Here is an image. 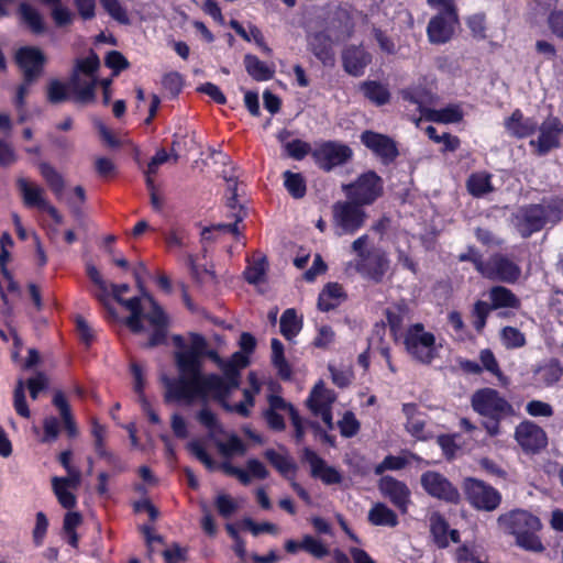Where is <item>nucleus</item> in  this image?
Returning <instances> with one entry per match:
<instances>
[{"label":"nucleus","mask_w":563,"mask_h":563,"mask_svg":"<svg viewBox=\"0 0 563 563\" xmlns=\"http://www.w3.org/2000/svg\"><path fill=\"white\" fill-rule=\"evenodd\" d=\"M67 85L73 92V102L78 104H89L96 101L98 78H92L89 81H81L80 73L74 67Z\"/></svg>","instance_id":"5701e85b"},{"label":"nucleus","mask_w":563,"mask_h":563,"mask_svg":"<svg viewBox=\"0 0 563 563\" xmlns=\"http://www.w3.org/2000/svg\"><path fill=\"white\" fill-rule=\"evenodd\" d=\"M471 405L475 412L486 418L483 428L490 437L500 433V422L504 419L515 416L512 405L495 388L477 389L472 395Z\"/></svg>","instance_id":"f03ea898"},{"label":"nucleus","mask_w":563,"mask_h":563,"mask_svg":"<svg viewBox=\"0 0 563 563\" xmlns=\"http://www.w3.org/2000/svg\"><path fill=\"white\" fill-rule=\"evenodd\" d=\"M303 460L310 465V474L313 478L320 479L324 485H338L343 476L334 466L328 465L317 452L309 448L303 450Z\"/></svg>","instance_id":"6ab92c4d"},{"label":"nucleus","mask_w":563,"mask_h":563,"mask_svg":"<svg viewBox=\"0 0 563 563\" xmlns=\"http://www.w3.org/2000/svg\"><path fill=\"white\" fill-rule=\"evenodd\" d=\"M95 170L97 175L104 180L114 177L117 174L114 163L108 157H98L95 162Z\"/></svg>","instance_id":"774afa93"},{"label":"nucleus","mask_w":563,"mask_h":563,"mask_svg":"<svg viewBox=\"0 0 563 563\" xmlns=\"http://www.w3.org/2000/svg\"><path fill=\"white\" fill-rule=\"evenodd\" d=\"M46 100L51 104H59L68 100L73 101V93H69L66 82L59 79H51L46 87Z\"/></svg>","instance_id":"79ce46f5"},{"label":"nucleus","mask_w":563,"mask_h":563,"mask_svg":"<svg viewBox=\"0 0 563 563\" xmlns=\"http://www.w3.org/2000/svg\"><path fill=\"white\" fill-rule=\"evenodd\" d=\"M303 327V317L297 313L296 309L288 308L284 310V339L292 341Z\"/></svg>","instance_id":"37998d69"},{"label":"nucleus","mask_w":563,"mask_h":563,"mask_svg":"<svg viewBox=\"0 0 563 563\" xmlns=\"http://www.w3.org/2000/svg\"><path fill=\"white\" fill-rule=\"evenodd\" d=\"M463 490L470 505L477 510L494 511L501 504V494L482 479L465 477Z\"/></svg>","instance_id":"6e6552de"},{"label":"nucleus","mask_w":563,"mask_h":563,"mask_svg":"<svg viewBox=\"0 0 563 563\" xmlns=\"http://www.w3.org/2000/svg\"><path fill=\"white\" fill-rule=\"evenodd\" d=\"M240 385V373L235 365L223 366V377L218 374L205 375L203 379V397L212 395L214 399L224 401L230 391ZM228 410L232 407L223 402Z\"/></svg>","instance_id":"1a4fd4ad"},{"label":"nucleus","mask_w":563,"mask_h":563,"mask_svg":"<svg viewBox=\"0 0 563 563\" xmlns=\"http://www.w3.org/2000/svg\"><path fill=\"white\" fill-rule=\"evenodd\" d=\"M16 185L23 196L24 205L27 208L42 209L47 200L43 197V188L31 185L25 178H19Z\"/></svg>","instance_id":"f704fd0d"},{"label":"nucleus","mask_w":563,"mask_h":563,"mask_svg":"<svg viewBox=\"0 0 563 563\" xmlns=\"http://www.w3.org/2000/svg\"><path fill=\"white\" fill-rule=\"evenodd\" d=\"M498 523L505 530L515 536L516 544L529 552L541 553L545 550L538 532L542 529L539 517L528 510L515 509L500 515Z\"/></svg>","instance_id":"f257e3e1"},{"label":"nucleus","mask_w":563,"mask_h":563,"mask_svg":"<svg viewBox=\"0 0 563 563\" xmlns=\"http://www.w3.org/2000/svg\"><path fill=\"white\" fill-rule=\"evenodd\" d=\"M408 465V460L404 456H396L388 454L384 460L374 468L376 475H382L386 471H400Z\"/></svg>","instance_id":"13d9d810"},{"label":"nucleus","mask_w":563,"mask_h":563,"mask_svg":"<svg viewBox=\"0 0 563 563\" xmlns=\"http://www.w3.org/2000/svg\"><path fill=\"white\" fill-rule=\"evenodd\" d=\"M162 86L173 98H175L183 90V76L177 71L167 73L162 78Z\"/></svg>","instance_id":"0e129e2a"},{"label":"nucleus","mask_w":563,"mask_h":563,"mask_svg":"<svg viewBox=\"0 0 563 563\" xmlns=\"http://www.w3.org/2000/svg\"><path fill=\"white\" fill-rule=\"evenodd\" d=\"M466 189L474 198H482L494 191L492 175L487 172L472 173L466 179Z\"/></svg>","instance_id":"473e14b6"},{"label":"nucleus","mask_w":563,"mask_h":563,"mask_svg":"<svg viewBox=\"0 0 563 563\" xmlns=\"http://www.w3.org/2000/svg\"><path fill=\"white\" fill-rule=\"evenodd\" d=\"M217 446L219 452L228 459L233 455H244L246 452V445L236 434H231L225 442H218Z\"/></svg>","instance_id":"49530a36"},{"label":"nucleus","mask_w":563,"mask_h":563,"mask_svg":"<svg viewBox=\"0 0 563 563\" xmlns=\"http://www.w3.org/2000/svg\"><path fill=\"white\" fill-rule=\"evenodd\" d=\"M354 152L340 141H320L314 143L311 158L314 165L324 173L342 167L353 159Z\"/></svg>","instance_id":"39448f33"},{"label":"nucleus","mask_w":563,"mask_h":563,"mask_svg":"<svg viewBox=\"0 0 563 563\" xmlns=\"http://www.w3.org/2000/svg\"><path fill=\"white\" fill-rule=\"evenodd\" d=\"M367 520L376 527L395 528L399 525L398 515L384 503H376L368 511Z\"/></svg>","instance_id":"c85d7f7f"},{"label":"nucleus","mask_w":563,"mask_h":563,"mask_svg":"<svg viewBox=\"0 0 563 563\" xmlns=\"http://www.w3.org/2000/svg\"><path fill=\"white\" fill-rule=\"evenodd\" d=\"M500 338L506 349H519L526 345L525 334L515 327H504L500 331Z\"/></svg>","instance_id":"09e8293b"},{"label":"nucleus","mask_w":563,"mask_h":563,"mask_svg":"<svg viewBox=\"0 0 563 563\" xmlns=\"http://www.w3.org/2000/svg\"><path fill=\"white\" fill-rule=\"evenodd\" d=\"M549 223L555 225L563 221V196H552L542 200Z\"/></svg>","instance_id":"a18cd8bd"},{"label":"nucleus","mask_w":563,"mask_h":563,"mask_svg":"<svg viewBox=\"0 0 563 563\" xmlns=\"http://www.w3.org/2000/svg\"><path fill=\"white\" fill-rule=\"evenodd\" d=\"M386 260L382 255H374L362 258L357 263V272L378 283L383 279L386 272Z\"/></svg>","instance_id":"7c9ffc66"},{"label":"nucleus","mask_w":563,"mask_h":563,"mask_svg":"<svg viewBox=\"0 0 563 563\" xmlns=\"http://www.w3.org/2000/svg\"><path fill=\"white\" fill-rule=\"evenodd\" d=\"M189 452L201 462L208 470L212 471L216 468V462L211 455L207 452L205 445L198 441L192 440L187 444Z\"/></svg>","instance_id":"052dcab7"},{"label":"nucleus","mask_w":563,"mask_h":563,"mask_svg":"<svg viewBox=\"0 0 563 563\" xmlns=\"http://www.w3.org/2000/svg\"><path fill=\"white\" fill-rule=\"evenodd\" d=\"M268 260L261 252H254L246 258V266L243 271V278L250 285L256 287L261 294H265L263 286L267 282Z\"/></svg>","instance_id":"aec40b11"},{"label":"nucleus","mask_w":563,"mask_h":563,"mask_svg":"<svg viewBox=\"0 0 563 563\" xmlns=\"http://www.w3.org/2000/svg\"><path fill=\"white\" fill-rule=\"evenodd\" d=\"M243 63L246 73L255 81H267L274 77L275 67L262 62L256 55L246 54Z\"/></svg>","instance_id":"c756f323"},{"label":"nucleus","mask_w":563,"mask_h":563,"mask_svg":"<svg viewBox=\"0 0 563 563\" xmlns=\"http://www.w3.org/2000/svg\"><path fill=\"white\" fill-rule=\"evenodd\" d=\"M430 532L433 537V541L439 549H445L449 547V522L440 512H433L430 518Z\"/></svg>","instance_id":"e433bc0d"},{"label":"nucleus","mask_w":563,"mask_h":563,"mask_svg":"<svg viewBox=\"0 0 563 563\" xmlns=\"http://www.w3.org/2000/svg\"><path fill=\"white\" fill-rule=\"evenodd\" d=\"M179 377L167 383L166 400H192L203 398V379L201 367L191 357L176 363Z\"/></svg>","instance_id":"7ed1b4c3"},{"label":"nucleus","mask_w":563,"mask_h":563,"mask_svg":"<svg viewBox=\"0 0 563 563\" xmlns=\"http://www.w3.org/2000/svg\"><path fill=\"white\" fill-rule=\"evenodd\" d=\"M284 188L287 190L291 198L300 200L307 195V179L301 173L285 170Z\"/></svg>","instance_id":"4c0bfd02"},{"label":"nucleus","mask_w":563,"mask_h":563,"mask_svg":"<svg viewBox=\"0 0 563 563\" xmlns=\"http://www.w3.org/2000/svg\"><path fill=\"white\" fill-rule=\"evenodd\" d=\"M420 484L423 490L433 498L451 504L460 501L457 488L439 472L426 471L421 474Z\"/></svg>","instance_id":"ddd939ff"},{"label":"nucleus","mask_w":563,"mask_h":563,"mask_svg":"<svg viewBox=\"0 0 563 563\" xmlns=\"http://www.w3.org/2000/svg\"><path fill=\"white\" fill-rule=\"evenodd\" d=\"M379 494L401 515L408 514L411 505V490L408 485L391 475H383L377 482Z\"/></svg>","instance_id":"f8f14e48"},{"label":"nucleus","mask_w":563,"mask_h":563,"mask_svg":"<svg viewBox=\"0 0 563 563\" xmlns=\"http://www.w3.org/2000/svg\"><path fill=\"white\" fill-rule=\"evenodd\" d=\"M41 3L51 7V15L58 27L67 26L73 23L74 13L62 4V0H38Z\"/></svg>","instance_id":"c03bdc74"},{"label":"nucleus","mask_w":563,"mask_h":563,"mask_svg":"<svg viewBox=\"0 0 563 563\" xmlns=\"http://www.w3.org/2000/svg\"><path fill=\"white\" fill-rule=\"evenodd\" d=\"M492 310L493 309L489 303L484 300H477L474 303L472 310V314L474 317L473 325L478 333H481L486 327L487 318Z\"/></svg>","instance_id":"5fc2aeb1"},{"label":"nucleus","mask_w":563,"mask_h":563,"mask_svg":"<svg viewBox=\"0 0 563 563\" xmlns=\"http://www.w3.org/2000/svg\"><path fill=\"white\" fill-rule=\"evenodd\" d=\"M505 128L514 137L527 139L537 132L538 121L533 117H525L520 109H516L505 121Z\"/></svg>","instance_id":"b1692460"},{"label":"nucleus","mask_w":563,"mask_h":563,"mask_svg":"<svg viewBox=\"0 0 563 563\" xmlns=\"http://www.w3.org/2000/svg\"><path fill=\"white\" fill-rule=\"evenodd\" d=\"M459 437L460 435L457 433L440 434L437 439L439 446L448 460H452L460 449V445L456 443V438Z\"/></svg>","instance_id":"69168bd1"},{"label":"nucleus","mask_w":563,"mask_h":563,"mask_svg":"<svg viewBox=\"0 0 563 563\" xmlns=\"http://www.w3.org/2000/svg\"><path fill=\"white\" fill-rule=\"evenodd\" d=\"M80 74L88 76L90 79L98 78L97 71L100 67L99 56L91 51L85 58H77L74 66Z\"/></svg>","instance_id":"de8ad7c7"},{"label":"nucleus","mask_w":563,"mask_h":563,"mask_svg":"<svg viewBox=\"0 0 563 563\" xmlns=\"http://www.w3.org/2000/svg\"><path fill=\"white\" fill-rule=\"evenodd\" d=\"M360 140L384 166H389L395 163L400 154L397 142L387 134L365 130L361 133Z\"/></svg>","instance_id":"9d476101"},{"label":"nucleus","mask_w":563,"mask_h":563,"mask_svg":"<svg viewBox=\"0 0 563 563\" xmlns=\"http://www.w3.org/2000/svg\"><path fill=\"white\" fill-rule=\"evenodd\" d=\"M13 407L15 412L22 418H30L31 411L29 405L26 402L25 391H24V382L22 379L18 380V384L13 391Z\"/></svg>","instance_id":"6e6d98bb"},{"label":"nucleus","mask_w":563,"mask_h":563,"mask_svg":"<svg viewBox=\"0 0 563 563\" xmlns=\"http://www.w3.org/2000/svg\"><path fill=\"white\" fill-rule=\"evenodd\" d=\"M19 11L23 22L34 34H43L46 25L41 13L31 4L23 2L19 7Z\"/></svg>","instance_id":"58836bf2"},{"label":"nucleus","mask_w":563,"mask_h":563,"mask_svg":"<svg viewBox=\"0 0 563 563\" xmlns=\"http://www.w3.org/2000/svg\"><path fill=\"white\" fill-rule=\"evenodd\" d=\"M38 170L56 199L62 200L65 189V179L63 175L57 172L53 165L46 162L38 164Z\"/></svg>","instance_id":"72a5a7b5"},{"label":"nucleus","mask_w":563,"mask_h":563,"mask_svg":"<svg viewBox=\"0 0 563 563\" xmlns=\"http://www.w3.org/2000/svg\"><path fill=\"white\" fill-rule=\"evenodd\" d=\"M366 218L364 207L350 199L332 205V225L338 236L354 235L363 228Z\"/></svg>","instance_id":"423d86ee"},{"label":"nucleus","mask_w":563,"mask_h":563,"mask_svg":"<svg viewBox=\"0 0 563 563\" xmlns=\"http://www.w3.org/2000/svg\"><path fill=\"white\" fill-rule=\"evenodd\" d=\"M537 131H539L538 139L529 142L537 156H545L561 146L563 123L558 117L549 115L541 124L538 123Z\"/></svg>","instance_id":"9b49d317"},{"label":"nucleus","mask_w":563,"mask_h":563,"mask_svg":"<svg viewBox=\"0 0 563 563\" xmlns=\"http://www.w3.org/2000/svg\"><path fill=\"white\" fill-rule=\"evenodd\" d=\"M479 361L482 363L483 369H486L490 374L500 377L503 372L499 367V364L495 357V354L490 349H484L479 352Z\"/></svg>","instance_id":"338daca9"},{"label":"nucleus","mask_w":563,"mask_h":563,"mask_svg":"<svg viewBox=\"0 0 563 563\" xmlns=\"http://www.w3.org/2000/svg\"><path fill=\"white\" fill-rule=\"evenodd\" d=\"M515 439L525 452L530 453H537L548 444L545 431L530 420H525L516 427Z\"/></svg>","instance_id":"a211bd4d"},{"label":"nucleus","mask_w":563,"mask_h":563,"mask_svg":"<svg viewBox=\"0 0 563 563\" xmlns=\"http://www.w3.org/2000/svg\"><path fill=\"white\" fill-rule=\"evenodd\" d=\"M543 209L541 203H530L519 209L516 214V227L522 238H530L549 223Z\"/></svg>","instance_id":"2eb2a0df"},{"label":"nucleus","mask_w":563,"mask_h":563,"mask_svg":"<svg viewBox=\"0 0 563 563\" xmlns=\"http://www.w3.org/2000/svg\"><path fill=\"white\" fill-rule=\"evenodd\" d=\"M300 547L302 550L318 559L324 558L329 554L328 547L312 536H305L300 542Z\"/></svg>","instance_id":"e2e57ef3"},{"label":"nucleus","mask_w":563,"mask_h":563,"mask_svg":"<svg viewBox=\"0 0 563 563\" xmlns=\"http://www.w3.org/2000/svg\"><path fill=\"white\" fill-rule=\"evenodd\" d=\"M371 63L372 55L362 45H349L342 51V66L350 76H363Z\"/></svg>","instance_id":"412c9836"},{"label":"nucleus","mask_w":563,"mask_h":563,"mask_svg":"<svg viewBox=\"0 0 563 563\" xmlns=\"http://www.w3.org/2000/svg\"><path fill=\"white\" fill-rule=\"evenodd\" d=\"M521 275L519 265L507 256L496 253L486 261L483 276L508 284L516 283Z\"/></svg>","instance_id":"dca6fc26"},{"label":"nucleus","mask_w":563,"mask_h":563,"mask_svg":"<svg viewBox=\"0 0 563 563\" xmlns=\"http://www.w3.org/2000/svg\"><path fill=\"white\" fill-rule=\"evenodd\" d=\"M15 62L27 81H36L43 74L46 56L36 46H23L18 49Z\"/></svg>","instance_id":"f3484780"},{"label":"nucleus","mask_w":563,"mask_h":563,"mask_svg":"<svg viewBox=\"0 0 563 563\" xmlns=\"http://www.w3.org/2000/svg\"><path fill=\"white\" fill-rule=\"evenodd\" d=\"M338 424L340 433L344 438L356 435L361 429L360 421L352 411H345Z\"/></svg>","instance_id":"bf43d9fd"},{"label":"nucleus","mask_w":563,"mask_h":563,"mask_svg":"<svg viewBox=\"0 0 563 563\" xmlns=\"http://www.w3.org/2000/svg\"><path fill=\"white\" fill-rule=\"evenodd\" d=\"M165 243L169 250L187 247L189 234L184 228H173L165 234Z\"/></svg>","instance_id":"864d4df0"},{"label":"nucleus","mask_w":563,"mask_h":563,"mask_svg":"<svg viewBox=\"0 0 563 563\" xmlns=\"http://www.w3.org/2000/svg\"><path fill=\"white\" fill-rule=\"evenodd\" d=\"M358 91L376 107L387 104L391 98L388 87L378 80L368 79L360 82Z\"/></svg>","instance_id":"bb28decb"},{"label":"nucleus","mask_w":563,"mask_h":563,"mask_svg":"<svg viewBox=\"0 0 563 563\" xmlns=\"http://www.w3.org/2000/svg\"><path fill=\"white\" fill-rule=\"evenodd\" d=\"M489 298L493 310L501 308L519 309L521 306L520 299L508 288L504 286H494L489 290Z\"/></svg>","instance_id":"2f4dec72"},{"label":"nucleus","mask_w":563,"mask_h":563,"mask_svg":"<svg viewBox=\"0 0 563 563\" xmlns=\"http://www.w3.org/2000/svg\"><path fill=\"white\" fill-rule=\"evenodd\" d=\"M52 404L59 411L68 438H76L78 435V428L64 391L56 390L53 395Z\"/></svg>","instance_id":"cd10ccee"},{"label":"nucleus","mask_w":563,"mask_h":563,"mask_svg":"<svg viewBox=\"0 0 563 563\" xmlns=\"http://www.w3.org/2000/svg\"><path fill=\"white\" fill-rule=\"evenodd\" d=\"M103 10L117 22L123 25L130 24L126 9L120 0H99Z\"/></svg>","instance_id":"8fccbe9b"},{"label":"nucleus","mask_w":563,"mask_h":563,"mask_svg":"<svg viewBox=\"0 0 563 563\" xmlns=\"http://www.w3.org/2000/svg\"><path fill=\"white\" fill-rule=\"evenodd\" d=\"M104 65L112 69L113 76H118L121 71L129 68L130 63L121 52L110 51L104 57Z\"/></svg>","instance_id":"680f3d73"},{"label":"nucleus","mask_w":563,"mask_h":563,"mask_svg":"<svg viewBox=\"0 0 563 563\" xmlns=\"http://www.w3.org/2000/svg\"><path fill=\"white\" fill-rule=\"evenodd\" d=\"M334 400V395L331 390L329 389H325L323 387V384L322 382H319L312 389L310 396H309V399H308V404H309V408L312 412L317 411V406L320 405V404H329L331 406V404L333 402Z\"/></svg>","instance_id":"3c124183"},{"label":"nucleus","mask_w":563,"mask_h":563,"mask_svg":"<svg viewBox=\"0 0 563 563\" xmlns=\"http://www.w3.org/2000/svg\"><path fill=\"white\" fill-rule=\"evenodd\" d=\"M52 486L54 494L59 503V505L65 509H73L77 504V498L74 493H71L66 485H62L57 483L55 479H52Z\"/></svg>","instance_id":"4d7b16f0"},{"label":"nucleus","mask_w":563,"mask_h":563,"mask_svg":"<svg viewBox=\"0 0 563 563\" xmlns=\"http://www.w3.org/2000/svg\"><path fill=\"white\" fill-rule=\"evenodd\" d=\"M424 117L435 123H457L463 119V111L459 106L450 104L441 109H428Z\"/></svg>","instance_id":"c9c22d12"},{"label":"nucleus","mask_w":563,"mask_h":563,"mask_svg":"<svg viewBox=\"0 0 563 563\" xmlns=\"http://www.w3.org/2000/svg\"><path fill=\"white\" fill-rule=\"evenodd\" d=\"M284 150L289 157L296 161H302L308 154L311 155V152L313 151L310 143L300 139L287 142L284 144Z\"/></svg>","instance_id":"603ef678"},{"label":"nucleus","mask_w":563,"mask_h":563,"mask_svg":"<svg viewBox=\"0 0 563 563\" xmlns=\"http://www.w3.org/2000/svg\"><path fill=\"white\" fill-rule=\"evenodd\" d=\"M228 196L227 207L230 210V217L234 219L232 223L218 224L214 227L218 230H223L232 234L238 233V224L246 217V208L238 201V180L235 178H228Z\"/></svg>","instance_id":"4be33fe9"},{"label":"nucleus","mask_w":563,"mask_h":563,"mask_svg":"<svg viewBox=\"0 0 563 563\" xmlns=\"http://www.w3.org/2000/svg\"><path fill=\"white\" fill-rule=\"evenodd\" d=\"M457 21L454 5L432 16L427 26L428 41L440 45L451 41L454 34L453 24Z\"/></svg>","instance_id":"4468645a"},{"label":"nucleus","mask_w":563,"mask_h":563,"mask_svg":"<svg viewBox=\"0 0 563 563\" xmlns=\"http://www.w3.org/2000/svg\"><path fill=\"white\" fill-rule=\"evenodd\" d=\"M384 179L373 169L361 173L353 181L342 185L345 197L362 207L374 205L384 196Z\"/></svg>","instance_id":"20e7f679"},{"label":"nucleus","mask_w":563,"mask_h":563,"mask_svg":"<svg viewBox=\"0 0 563 563\" xmlns=\"http://www.w3.org/2000/svg\"><path fill=\"white\" fill-rule=\"evenodd\" d=\"M545 386L556 384L563 375V366L560 360L552 357L536 371Z\"/></svg>","instance_id":"ea45409f"},{"label":"nucleus","mask_w":563,"mask_h":563,"mask_svg":"<svg viewBox=\"0 0 563 563\" xmlns=\"http://www.w3.org/2000/svg\"><path fill=\"white\" fill-rule=\"evenodd\" d=\"M308 44L312 54L323 64L333 65L334 51L331 36L324 32H316L308 37Z\"/></svg>","instance_id":"393cba45"},{"label":"nucleus","mask_w":563,"mask_h":563,"mask_svg":"<svg viewBox=\"0 0 563 563\" xmlns=\"http://www.w3.org/2000/svg\"><path fill=\"white\" fill-rule=\"evenodd\" d=\"M347 299V295L339 283L330 282L323 286L318 296L317 307L322 312L338 308Z\"/></svg>","instance_id":"a878e982"},{"label":"nucleus","mask_w":563,"mask_h":563,"mask_svg":"<svg viewBox=\"0 0 563 563\" xmlns=\"http://www.w3.org/2000/svg\"><path fill=\"white\" fill-rule=\"evenodd\" d=\"M207 349V341L206 339L199 334V333H192L191 334V346L183 352H178L176 354V363H181L187 357H191L197 366L201 367V361L200 357L206 354Z\"/></svg>","instance_id":"a19ab883"},{"label":"nucleus","mask_w":563,"mask_h":563,"mask_svg":"<svg viewBox=\"0 0 563 563\" xmlns=\"http://www.w3.org/2000/svg\"><path fill=\"white\" fill-rule=\"evenodd\" d=\"M404 343L411 357L421 364H431L438 355L435 336L432 332L424 331L422 323L410 327Z\"/></svg>","instance_id":"0eeeda50"}]
</instances>
